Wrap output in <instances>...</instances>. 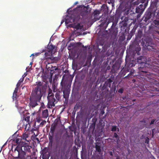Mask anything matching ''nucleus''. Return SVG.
<instances>
[{"mask_svg":"<svg viewBox=\"0 0 159 159\" xmlns=\"http://www.w3.org/2000/svg\"><path fill=\"white\" fill-rule=\"evenodd\" d=\"M36 86L30 96L29 105L30 108H33L38 105L45 91V87L40 81L37 82Z\"/></svg>","mask_w":159,"mask_h":159,"instance_id":"nucleus-1","label":"nucleus"},{"mask_svg":"<svg viewBox=\"0 0 159 159\" xmlns=\"http://www.w3.org/2000/svg\"><path fill=\"white\" fill-rule=\"evenodd\" d=\"M140 65L139 66L138 69L139 71L140 75L147 76L148 78H151L149 77L151 75V73L148 71L145 65L146 64V61L144 58V57L141 56L137 58L136 63Z\"/></svg>","mask_w":159,"mask_h":159,"instance_id":"nucleus-2","label":"nucleus"},{"mask_svg":"<svg viewBox=\"0 0 159 159\" xmlns=\"http://www.w3.org/2000/svg\"><path fill=\"white\" fill-rule=\"evenodd\" d=\"M89 15L88 11L87 10L81 9L76 15H74L73 21L74 22L80 21L83 22L85 20L88 19Z\"/></svg>","mask_w":159,"mask_h":159,"instance_id":"nucleus-3","label":"nucleus"},{"mask_svg":"<svg viewBox=\"0 0 159 159\" xmlns=\"http://www.w3.org/2000/svg\"><path fill=\"white\" fill-rule=\"evenodd\" d=\"M64 75L62 77L61 85V86L62 90H63V97L65 98H67L70 93L71 87V84L68 81L64 80Z\"/></svg>","mask_w":159,"mask_h":159,"instance_id":"nucleus-4","label":"nucleus"},{"mask_svg":"<svg viewBox=\"0 0 159 159\" xmlns=\"http://www.w3.org/2000/svg\"><path fill=\"white\" fill-rule=\"evenodd\" d=\"M129 0H121L120 4L118 8V11L121 13L127 10L128 9V5Z\"/></svg>","mask_w":159,"mask_h":159,"instance_id":"nucleus-5","label":"nucleus"},{"mask_svg":"<svg viewBox=\"0 0 159 159\" xmlns=\"http://www.w3.org/2000/svg\"><path fill=\"white\" fill-rule=\"evenodd\" d=\"M129 0H121L120 4L118 8V11L121 13L127 10L128 9V5Z\"/></svg>","mask_w":159,"mask_h":159,"instance_id":"nucleus-6","label":"nucleus"},{"mask_svg":"<svg viewBox=\"0 0 159 159\" xmlns=\"http://www.w3.org/2000/svg\"><path fill=\"white\" fill-rule=\"evenodd\" d=\"M48 100V107L49 108H52L54 107V104L53 102V101L54 102V95L53 93H48L47 97Z\"/></svg>","mask_w":159,"mask_h":159,"instance_id":"nucleus-7","label":"nucleus"},{"mask_svg":"<svg viewBox=\"0 0 159 159\" xmlns=\"http://www.w3.org/2000/svg\"><path fill=\"white\" fill-rule=\"evenodd\" d=\"M20 148H21L22 150L24 151L25 152H31V149L32 148V147L25 143L23 146H20Z\"/></svg>","mask_w":159,"mask_h":159,"instance_id":"nucleus-8","label":"nucleus"},{"mask_svg":"<svg viewBox=\"0 0 159 159\" xmlns=\"http://www.w3.org/2000/svg\"><path fill=\"white\" fill-rule=\"evenodd\" d=\"M46 148H44L42 151L41 155L43 159H48L50 157L49 152L47 150H45Z\"/></svg>","mask_w":159,"mask_h":159,"instance_id":"nucleus-9","label":"nucleus"},{"mask_svg":"<svg viewBox=\"0 0 159 159\" xmlns=\"http://www.w3.org/2000/svg\"><path fill=\"white\" fill-rule=\"evenodd\" d=\"M61 93L59 91L57 92L55 94V98H56V99H55L54 98V102L53 101V102L54 104V107L55 106V104H56L59 100L61 98Z\"/></svg>","mask_w":159,"mask_h":159,"instance_id":"nucleus-10","label":"nucleus"},{"mask_svg":"<svg viewBox=\"0 0 159 159\" xmlns=\"http://www.w3.org/2000/svg\"><path fill=\"white\" fill-rule=\"evenodd\" d=\"M70 27L74 28V29H76V30H82L83 29V25H81L80 23H78L77 25H70Z\"/></svg>","mask_w":159,"mask_h":159,"instance_id":"nucleus-11","label":"nucleus"},{"mask_svg":"<svg viewBox=\"0 0 159 159\" xmlns=\"http://www.w3.org/2000/svg\"><path fill=\"white\" fill-rule=\"evenodd\" d=\"M20 149V145H18L15 149L14 152L12 153V155L15 158H18L19 157V152Z\"/></svg>","mask_w":159,"mask_h":159,"instance_id":"nucleus-12","label":"nucleus"},{"mask_svg":"<svg viewBox=\"0 0 159 159\" xmlns=\"http://www.w3.org/2000/svg\"><path fill=\"white\" fill-rule=\"evenodd\" d=\"M53 137L54 134L49 133L48 134V138L49 139L48 145L50 147H52V146L54 139Z\"/></svg>","mask_w":159,"mask_h":159,"instance_id":"nucleus-13","label":"nucleus"},{"mask_svg":"<svg viewBox=\"0 0 159 159\" xmlns=\"http://www.w3.org/2000/svg\"><path fill=\"white\" fill-rule=\"evenodd\" d=\"M19 152V157L18 158L20 159H25L26 153L23 150H22V149L20 148Z\"/></svg>","mask_w":159,"mask_h":159,"instance_id":"nucleus-14","label":"nucleus"},{"mask_svg":"<svg viewBox=\"0 0 159 159\" xmlns=\"http://www.w3.org/2000/svg\"><path fill=\"white\" fill-rule=\"evenodd\" d=\"M112 82L111 80L109 78L108 79L107 81L105 82L104 85L102 87V89H106L107 87H109L110 88L111 87V83Z\"/></svg>","mask_w":159,"mask_h":159,"instance_id":"nucleus-15","label":"nucleus"},{"mask_svg":"<svg viewBox=\"0 0 159 159\" xmlns=\"http://www.w3.org/2000/svg\"><path fill=\"white\" fill-rule=\"evenodd\" d=\"M57 126V123L54 122L52 123L51 125L50 133L54 134Z\"/></svg>","mask_w":159,"mask_h":159,"instance_id":"nucleus-16","label":"nucleus"},{"mask_svg":"<svg viewBox=\"0 0 159 159\" xmlns=\"http://www.w3.org/2000/svg\"><path fill=\"white\" fill-rule=\"evenodd\" d=\"M48 110L46 109L42 111V116L43 118H47L48 116Z\"/></svg>","mask_w":159,"mask_h":159,"instance_id":"nucleus-17","label":"nucleus"},{"mask_svg":"<svg viewBox=\"0 0 159 159\" xmlns=\"http://www.w3.org/2000/svg\"><path fill=\"white\" fill-rule=\"evenodd\" d=\"M143 6L142 4L140 5L139 7H138L136 9V12L138 13H141L143 11V9L141 8L142 6Z\"/></svg>","mask_w":159,"mask_h":159,"instance_id":"nucleus-18","label":"nucleus"},{"mask_svg":"<svg viewBox=\"0 0 159 159\" xmlns=\"http://www.w3.org/2000/svg\"><path fill=\"white\" fill-rule=\"evenodd\" d=\"M29 134L30 132L25 131V133L23 134L22 137L23 139L27 141H29V140H28L27 139L28 138Z\"/></svg>","mask_w":159,"mask_h":159,"instance_id":"nucleus-19","label":"nucleus"},{"mask_svg":"<svg viewBox=\"0 0 159 159\" xmlns=\"http://www.w3.org/2000/svg\"><path fill=\"white\" fill-rule=\"evenodd\" d=\"M30 123H28L26 124L25 127V131L30 132V131H32L33 129L30 130Z\"/></svg>","mask_w":159,"mask_h":159,"instance_id":"nucleus-20","label":"nucleus"},{"mask_svg":"<svg viewBox=\"0 0 159 159\" xmlns=\"http://www.w3.org/2000/svg\"><path fill=\"white\" fill-rule=\"evenodd\" d=\"M24 120L26 121L27 123H30V116L29 114H28L26 115H24Z\"/></svg>","mask_w":159,"mask_h":159,"instance_id":"nucleus-21","label":"nucleus"},{"mask_svg":"<svg viewBox=\"0 0 159 159\" xmlns=\"http://www.w3.org/2000/svg\"><path fill=\"white\" fill-rule=\"evenodd\" d=\"M100 143L98 142L96 143L95 146L96 150L99 152H101V147L99 145Z\"/></svg>","mask_w":159,"mask_h":159,"instance_id":"nucleus-22","label":"nucleus"},{"mask_svg":"<svg viewBox=\"0 0 159 159\" xmlns=\"http://www.w3.org/2000/svg\"><path fill=\"white\" fill-rule=\"evenodd\" d=\"M115 28L111 27L109 30V32L110 34H111V35H116V32L115 31Z\"/></svg>","mask_w":159,"mask_h":159,"instance_id":"nucleus-23","label":"nucleus"},{"mask_svg":"<svg viewBox=\"0 0 159 159\" xmlns=\"http://www.w3.org/2000/svg\"><path fill=\"white\" fill-rule=\"evenodd\" d=\"M152 13L151 11H148L146 13L145 18L147 19H149L151 18Z\"/></svg>","mask_w":159,"mask_h":159,"instance_id":"nucleus-24","label":"nucleus"},{"mask_svg":"<svg viewBox=\"0 0 159 159\" xmlns=\"http://www.w3.org/2000/svg\"><path fill=\"white\" fill-rule=\"evenodd\" d=\"M61 145H56V151H55V152H57L56 153H59L60 152V151L61 150Z\"/></svg>","mask_w":159,"mask_h":159,"instance_id":"nucleus-25","label":"nucleus"},{"mask_svg":"<svg viewBox=\"0 0 159 159\" xmlns=\"http://www.w3.org/2000/svg\"><path fill=\"white\" fill-rule=\"evenodd\" d=\"M115 17L114 16H111L110 18L109 19V21H108L107 23V26H106V28H107V26L109 23L110 22H114V19Z\"/></svg>","mask_w":159,"mask_h":159,"instance_id":"nucleus-26","label":"nucleus"},{"mask_svg":"<svg viewBox=\"0 0 159 159\" xmlns=\"http://www.w3.org/2000/svg\"><path fill=\"white\" fill-rule=\"evenodd\" d=\"M55 46L52 45L50 44L48 46V49L49 52H52L54 49L55 48Z\"/></svg>","mask_w":159,"mask_h":159,"instance_id":"nucleus-27","label":"nucleus"},{"mask_svg":"<svg viewBox=\"0 0 159 159\" xmlns=\"http://www.w3.org/2000/svg\"><path fill=\"white\" fill-rule=\"evenodd\" d=\"M18 97V96L17 94L16 93L15 94V95H14V94H13L12 98L13 101H17V98Z\"/></svg>","mask_w":159,"mask_h":159,"instance_id":"nucleus-28","label":"nucleus"},{"mask_svg":"<svg viewBox=\"0 0 159 159\" xmlns=\"http://www.w3.org/2000/svg\"><path fill=\"white\" fill-rule=\"evenodd\" d=\"M141 50V48L139 47L136 48L135 49V51H136V53H137L138 55H140L139 52Z\"/></svg>","mask_w":159,"mask_h":159,"instance_id":"nucleus-29","label":"nucleus"},{"mask_svg":"<svg viewBox=\"0 0 159 159\" xmlns=\"http://www.w3.org/2000/svg\"><path fill=\"white\" fill-rule=\"evenodd\" d=\"M46 123V122L45 120H42L41 121V122L40 123L39 125V126L40 127H43V125H44Z\"/></svg>","mask_w":159,"mask_h":159,"instance_id":"nucleus-30","label":"nucleus"},{"mask_svg":"<svg viewBox=\"0 0 159 159\" xmlns=\"http://www.w3.org/2000/svg\"><path fill=\"white\" fill-rule=\"evenodd\" d=\"M126 71L128 72L129 70H127L126 71L125 70V69L124 70H121L120 72V73H121V75H123V76L125 75L126 73Z\"/></svg>","mask_w":159,"mask_h":159,"instance_id":"nucleus-31","label":"nucleus"},{"mask_svg":"<svg viewBox=\"0 0 159 159\" xmlns=\"http://www.w3.org/2000/svg\"><path fill=\"white\" fill-rule=\"evenodd\" d=\"M142 32L141 31H139L138 32L137 36L138 37H139V38H140L142 36Z\"/></svg>","mask_w":159,"mask_h":159,"instance_id":"nucleus-32","label":"nucleus"},{"mask_svg":"<svg viewBox=\"0 0 159 159\" xmlns=\"http://www.w3.org/2000/svg\"><path fill=\"white\" fill-rule=\"evenodd\" d=\"M117 129V126H113L111 128V131H115Z\"/></svg>","mask_w":159,"mask_h":159,"instance_id":"nucleus-33","label":"nucleus"},{"mask_svg":"<svg viewBox=\"0 0 159 159\" xmlns=\"http://www.w3.org/2000/svg\"><path fill=\"white\" fill-rule=\"evenodd\" d=\"M117 22L116 21H114L112 22V24L111 27V28H115V27L116 25Z\"/></svg>","mask_w":159,"mask_h":159,"instance_id":"nucleus-34","label":"nucleus"},{"mask_svg":"<svg viewBox=\"0 0 159 159\" xmlns=\"http://www.w3.org/2000/svg\"><path fill=\"white\" fill-rule=\"evenodd\" d=\"M113 138H117V140H119V137L118 136V134H117L116 133H115L114 134V136L113 137Z\"/></svg>","mask_w":159,"mask_h":159,"instance_id":"nucleus-35","label":"nucleus"},{"mask_svg":"<svg viewBox=\"0 0 159 159\" xmlns=\"http://www.w3.org/2000/svg\"><path fill=\"white\" fill-rule=\"evenodd\" d=\"M133 73L132 72H130L129 74L127 76H125V78H128L130 77L131 76H132V74Z\"/></svg>","mask_w":159,"mask_h":159,"instance_id":"nucleus-36","label":"nucleus"},{"mask_svg":"<svg viewBox=\"0 0 159 159\" xmlns=\"http://www.w3.org/2000/svg\"><path fill=\"white\" fill-rule=\"evenodd\" d=\"M94 120L93 119H92V121L93 122V123H92V126H93V127H95V125H96V120Z\"/></svg>","mask_w":159,"mask_h":159,"instance_id":"nucleus-37","label":"nucleus"},{"mask_svg":"<svg viewBox=\"0 0 159 159\" xmlns=\"http://www.w3.org/2000/svg\"><path fill=\"white\" fill-rule=\"evenodd\" d=\"M18 89L17 88V87L15 89L14 92L13 93V94L14 95H15V94H17V93L18 91Z\"/></svg>","mask_w":159,"mask_h":159,"instance_id":"nucleus-38","label":"nucleus"},{"mask_svg":"<svg viewBox=\"0 0 159 159\" xmlns=\"http://www.w3.org/2000/svg\"><path fill=\"white\" fill-rule=\"evenodd\" d=\"M94 16L97 15L99 14V12L98 11H95L94 12Z\"/></svg>","mask_w":159,"mask_h":159,"instance_id":"nucleus-39","label":"nucleus"},{"mask_svg":"<svg viewBox=\"0 0 159 159\" xmlns=\"http://www.w3.org/2000/svg\"><path fill=\"white\" fill-rule=\"evenodd\" d=\"M124 89L122 88L120 89L118 91V92L120 93H122L123 92Z\"/></svg>","mask_w":159,"mask_h":159,"instance_id":"nucleus-40","label":"nucleus"},{"mask_svg":"<svg viewBox=\"0 0 159 159\" xmlns=\"http://www.w3.org/2000/svg\"><path fill=\"white\" fill-rule=\"evenodd\" d=\"M105 113L104 110L103 109H102L101 110L100 114L102 115H103Z\"/></svg>","mask_w":159,"mask_h":159,"instance_id":"nucleus-41","label":"nucleus"},{"mask_svg":"<svg viewBox=\"0 0 159 159\" xmlns=\"http://www.w3.org/2000/svg\"><path fill=\"white\" fill-rule=\"evenodd\" d=\"M156 120V119H153L152 120L150 123V125H152V124H154V122H155V121Z\"/></svg>","mask_w":159,"mask_h":159,"instance_id":"nucleus-42","label":"nucleus"},{"mask_svg":"<svg viewBox=\"0 0 159 159\" xmlns=\"http://www.w3.org/2000/svg\"><path fill=\"white\" fill-rule=\"evenodd\" d=\"M42 120L40 119V118H38L37 119V122L38 123H40L41 121Z\"/></svg>","mask_w":159,"mask_h":159,"instance_id":"nucleus-43","label":"nucleus"},{"mask_svg":"<svg viewBox=\"0 0 159 159\" xmlns=\"http://www.w3.org/2000/svg\"><path fill=\"white\" fill-rule=\"evenodd\" d=\"M24 80V77L21 78L20 79V80L19 81V83H21Z\"/></svg>","mask_w":159,"mask_h":159,"instance_id":"nucleus-44","label":"nucleus"},{"mask_svg":"<svg viewBox=\"0 0 159 159\" xmlns=\"http://www.w3.org/2000/svg\"><path fill=\"white\" fill-rule=\"evenodd\" d=\"M26 159H33V158H31V156H29L26 157Z\"/></svg>","mask_w":159,"mask_h":159,"instance_id":"nucleus-45","label":"nucleus"},{"mask_svg":"<svg viewBox=\"0 0 159 159\" xmlns=\"http://www.w3.org/2000/svg\"><path fill=\"white\" fill-rule=\"evenodd\" d=\"M16 143L17 144H18L20 143V141L19 139H16Z\"/></svg>","mask_w":159,"mask_h":159,"instance_id":"nucleus-46","label":"nucleus"},{"mask_svg":"<svg viewBox=\"0 0 159 159\" xmlns=\"http://www.w3.org/2000/svg\"><path fill=\"white\" fill-rule=\"evenodd\" d=\"M155 129H153L152 130V136H153V135H154V132H155Z\"/></svg>","mask_w":159,"mask_h":159,"instance_id":"nucleus-47","label":"nucleus"},{"mask_svg":"<svg viewBox=\"0 0 159 159\" xmlns=\"http://www.w3.org/2000/svg\"><path fill=\"white\" fill-rule=\"evenodd\" d=\"M149 142V139H146L145 140V143H148Z\"/></svg>","mask_w":159,"mask_h":159,"instance_id":"nucleus-48","label":"nucleus"},{"mask_svg":"<svg viewBox=\"0 0 159 159\" xmlns=\"http://www.w3.org/2000/svg\"><path fill=\"white\" fill-rule=\"evenodd\" d=\"M142 44H142L143 45H144V46L145 45L146 47H148V45L147 44V43H146V44H145V45L144 44V43H142Z\"/></svg>","mask_w":159,"mask_h":159,"instance_id":"nucleus-49","label":"nucleus"},{"mask_svg":"<svg viewBox=\"0 0 159 159\" xmlns=\"http://www.w3.org/2000/svg\"><path fill=\"white\" fill-rule=\"evenodd\" d=\"M48 93H52V90L50 89H49V90Z\"/></svg>","mask_w":159,"mask_h":159,"instance_id":"nucleus-50","label":"nucleus"},{"mask_svg":"<svg viewBox=\"0 0 159 159\" xmlns=\"http://www.w3.org/2000/svg\"><path fill=\"white\" fill-rule=\"evenodd\" d=\"M109 154L110 156H113V153L112 152H109Z\"/></svg>","mask_w":159,"mask_h":159,"instance_id":"nucleus-51","label":"nucleus"},{"mask_svg":"<svg viewBox=\"0 0 159 159\" xmlns=\"http://www.w3.org/2000/svg\"><path fill=\"white\" fill-rule=\"evenodd\" d=\"M7 142H6L5 143H4V144L3 145V146L1 148V150H2V148L5 146L7 144Z\"/></svg>","mask_w":159,"mask_h":159,"instance_id":"nucleus-52","label":"nucleus"},{"mask_svg":"<svg viewBox=\"0 0 159 159\" xmlns=\"http://www.w3.org/2000/svg\"><path fill=\"white\" fill-rule=\"evenodd\" d=\"M78 3V2H75L74 4V5L75 6V5H76Z\"/></svg>","mask_w":159,"mask_h":159,"instance_id":"nucleus-53","label":"nucleus"},{"mask_svg":"<svg viewBox=\"0 0 159 159\" xmlns=\"http://www.w3.org/2000/svg\"><path fill=\"white\" fill-rule=\"evenodd\" d=\"M48 54V53H45L44 54V55L45 56V57H46L47 56V55Z\"/></svg>","mask_w":159,"mask_h":159,"instance_id":"nucleus-54","label":"nucleus"},{"mask_svg":"<svg viewBox=\"0 0 159 159\" xmlns=\"http://www.w3.org/2000/svg\"><path fill=\"white\" fill-rule=\"evenodd\" d=\"M82 47L83 48H85V49H87V46H84V45H83L82 46Z\"/></svg>","mask_w":159,"mask_h":159,"instance_id":"nucleus-55","label":"nucleus"},{"mask_svg":"<svg viewBox=\"0 0 159 159\" xmlns=\"http://www.w3.org/2000/svg\"><path fill=\"white\" fill-rule=\"evenodd\" d=\"M40 54L39 53H37L36 54H35V55H36V56H38L39 55V54Z\"/></svg>","mask_w":159,"mask_h":159,"instance_id":"nucleus-56","label":"nucleus"},{"mask_svg":"<svg viewBox=\"0 0 159 159\" xmlns=\"http://www.w3.org/2000/svg\"><path fill=\"white\" fill-rule=\"evenodd\" d=\"M64 22V20H61V25Z\"/></svg>","mask_w":159,"mask_h":159,"instance_id":"nucleus-57","label":"nucleus"},{"mask_svg":"<svg viewBox=\"0 0 159 159\" xmlns=\"http://www.w3.org/2000/svg\"><path fill=\"white\" fill-rule=\"evenodd\" d=\"M19 83H18L16 85L17 87V88L20 86V84L19 85Z\"/></svg>","mask_w":159,"mask_h":159,"instance_id":"nucleus-58","label":"nucleus"},{"mask_svg":"<svg viewBox=\"0 0 159 159\" xmlns=\"http://www.w3.org/2000/svg\"><path fill=\"white\" fill-rule=\"evenodd\" d=\"M116 159H120V157L119 156L117 157Z\"/></svg>","mask_w":159,"mask_h":159,"instance_id":"nucleus-59","label":"nucleus"},{"mask_svg":"<svg viewBox=\"0 0 159 159\" xmlns=\"http://www.w3.org/2000/svg\"><path fill=\"white\" fill-rule=\"evenodd\" d=\"M34 55H35L34 54V53H33V54H31V55L30 57H31V56H34Z\"/></svg>","mask_w":159,"mask_h":159,"instance_id":"nucleus-60","label":"nucleus"},{"mask_svg":"<svg viewBox=\"0 0 159 159\" xmlns=\"http://www.w3.org/2000/svg\"><path fill=\"white\" fill-rule=\"evenodd\" d=\"M126 98V97H125L123 98V100H125V99Z\"/></svg>","mask_w":159,"mask_h":159,"instance_id":"nucleus-61","label":"nucleus"},{"mask_svg":"<svg viewBox=\"0 0 159 159\" xmlns=\"http://www.w3.org/2000/svg\"><path fill=\"white\" fill-rule=\"evenodd\" d=\"M32 62H30V65H32Z\"/></svg>","mask_w":159,"mask_h":159,"instance_id":"nucleus-62","label":"nucleus"},{"mask_svg":"<svg viewBox=\"0 0 159 159\" xmlns=\"http://www.w3.org/2000/svg\"><path fill=\"white\" fill-rule=\"evenodd\" d=\"M155 90H157V88H155Z\"/></svg>","mask_w":159,"mask_h":159,"instance_id":"nucleus-63","label":"nucleus"},{"mask_svg":"<svg viewBox=\"0 0 159 159\" xmlns=\"http://www.w3.org/2000/svg\"><path fill=\"white\" fill-rule=\"evenodd\" d=\"M57 70V68L55 69V70Z\"/></svg>","mask_w":159,"mask_h":159,"instance_id":"nucleus-64","label":"nucleus"}]
</instances>
